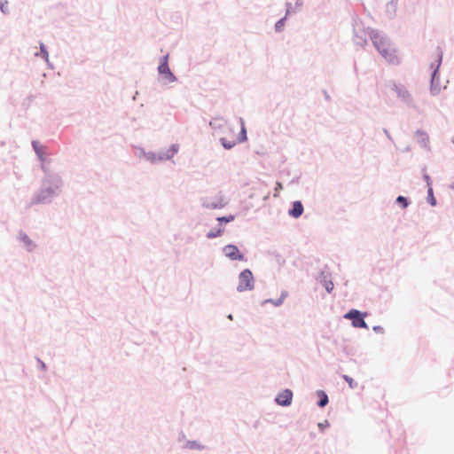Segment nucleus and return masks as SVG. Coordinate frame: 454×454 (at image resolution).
Listing matches in <instances>:
<instances>
[{"label":"nucleus","instance_id":"obj_25","mask_svg":"<svg viewBox=\"0 0 454 454\" xmlns=\"http://www.w3.org/2000/svg\"><path fill=\"white\" fill-rule=\"evenodd\" d=\"M395 204H397L399 207H401L403 209H405L409 207L411 204V200L409 198L404 197L403 195L397 196L395 199Z\"/></svg>","mask_w":454,"mask_h":454},{"label":"nucleus","instance_id":"obj_7","mask_svg":"<svg viewBox=\"0 0 454 454\" xmlns=\"http://www.w3.org/2000/svg\"><path fill=\"white\" fill-rule=\"evenodd\" d=\"M366 316L367 312L351 309L344 315V318L351 320L352 325L356 328L368 329V325L364 321Z\"/></svg>","mask_w":454,"mask_h":454},{"label":"nucleus","instance_id":"obj_8","mask_svg":"<svg viewBox=\"0 0 454 454\" xmlns=\"http://www.w3.org/2000/svg\"><path fill=\"white\" fill-rule=\"evenodd\" d=\"M364 28L363 25L356 20L353 23V42L356 45L364 47L367 44V35H369V30Z\"/></svg>","mask_w":454,"mask_h":454},{"label":"nucleus","instance_id":"obj_24","mask_svg":"<svg viewBox=\"0 0 454 454\" xmlns=\"http://www.w3.org/2000/svg\"><path fill=\"white\" fill-rule=\"evenodd\" d=\"M39 49H40L39 52H36L35 54V56L40 57V58L43 59L45 60V62H48L49 52H48L46 46L44 45V43L43 42L39 43Z\"/></svg>","mask_w":454,"mask_h":454},{"label":"nucleus","instance_id":"obj_37","mask_svg":"<svg viewBox=\"0 0 454 454\" xmlns=\"http://www.w3.org/2000/svg\"><path fill=\"white\" fill-rule=\"evenodd\" d=\"M423 179L427 182V187H432L431 177L427 174L423 175Z\"/></svg>","mask_w":454,"mask_h":454},{"label":"nucleus","instance_id":"obj_11","mask_svg":"<svg viewBox=\"0 0 454 454\" xmlns=\"http://www.w3.org/2000/svg\"><path fill=\"white\" fill-rule=\"evenodd\" d=\"M227 204L228 201L224 199V197L221 193H218L212 201L204 200L201 203V206L207 209H221L225 207Z\"/></svg>","mask_w":454,"mask_h":454},{"label":"nucleus","instance_id":"obj_22","mask_svg":"<svg viewBox=\"0 0 454 454\" xmlns=\"http://www.w3.org/2000/svg\"><path fill=\"white\" fill-rule=\"evenodd\" d=\"M138 151L143 153V157H145L148 161H150L152 164H157V153L154 152H145L144 148L137 147Z\"/></svg>","mask_w":454,"mask_h":454},{"label":"nucleus","instance_id":"obj_34","mask_svg":"<svg viewBox=\"0 0 454 454\" xmlns=\"http://www.w3.org/2000/svg\"><path fill=\"white\" fill-rule=\"evenodd\" d=\"M36 362H37V366L40 370H42L43 372L47 371L48 367H47L46 364L42 359H40L39 357H36Z\"/></svg>","mask_w":454,"mask_h":454},{"label":"nucleus","instance_id":"obj_31","mask_svg":"<svg viewBox=\"0 0 454 454\" xmlns=\"http://www.w3.org/2000/svg\"><path fill=\"white\" fill-rule=\"evenodd\" d=\"M342 379L348 384L349 387L351 389H356L358 387V384L356 381H355L351 377L348 375L343 374Z\"/></svg>","mask_w":454,"mask_h":454},{"label":"nucleus","instance_id":"obj_17","mask_svg":"<svg viewBox=\"0 0 454 454\" xmlns=\"http://www.w3.org/2000/svg\"><path fill=\"white\" fill-rule=\"evenodd\" d=\"M31 145L37 158L43 164V162L46 160V154L44 152L45 146L42 145L37 140H33Z\"/></svg>","mask_w":454,"mask_h":454},{"label":"nucleus","instance_id":"obj_16","mask_svg":"<svg viewBox=\"0 0 454 454\" xmlns=\"http://www.w3.org/2000/svg\"><path fill=\"white\" fill-rule=\"evenodd\" d=\"M415 136L418 139V143L426 150L430 151V145H429V136L428 134L422 130V129H417L415 131Z\"/></svg>","mask_w":454,"mask_h":454},{"label":"nucleus","instance_id":"obj_19","mask_svg":"<svg viewBox=\"0 0 454 454\" xmlns=\"http://www.w3.org/2000/svg\"><path fill=\"white\" fill-rule=\"evenodd\" d=\"M287 294H288L286 291H282L278 299H267L262 301V305L266 303H271L275 307H279L283 304L284 300L287 297Z\"/></svg>","mask_w":454,"mask_h":454},{"label":"nucleus","instance_id":"obj_13","mask_svg":"<svg viewBox=\"0 0 454 454\" xmlns=\"http://www.w3.org/2000/svg\"><path fill=\"white\" fill-rule=\"evenodd\" d=\"M293 401V392L289 388H286L280 393L278 394V395L275 398V402L278 405L287 407L291 405Z\"/></svg>","mask_w":454,"mask_h":454},{"label":"nucleus","instance_id":"obj_26","mask_svg":"<svg viewBox=\"0 0 454 454\" xmlns=\"http://www.w3.org/2000/svg\"><path fill=\"white\" fill-rule=\"evenodd\" d=\"M186 448L190 449V450H203L206 449V446L201 444L200 442L198 441H187L186 442Z\"/></svg>","mask_w":454,"mask_h":454},{"label":"nucleus","instance_id":"obj_42","mask_svg":"<svg viewBox=\"0 0 454 454\" xmlns=\"http://www.w3.org/2000/svg\"><path fill=\"white\" fill-rule=\"evenodd\" d=\"M225 216H226V219H227L228 223H231V222L235 220V215H225Z\"/></svg>","mask_w":454,"mask_h":454},{"label":"nucleus","instance_id":"obj_47","mask_svg":"<svg viewBox=\"0 0 454 454\" xmlns=\"http://www.w3.org/2000/svg\"><path fill=\"white\" fill-rule=\"evenodd\" d=\"M227 318H228V319H230V320H233V316H232V314H229V315L227 316Z\"/></svg>","mask_w":454,"mask_h":454},{"label":"nucleus","instance_id":"obj_14","mask_svg":"<svg viewBox=\"0 0 454 454\" xmlns=\"http://www.w3.org/2000/svg\"><path fill=\"white\" fill-rule=\"evenodd\" d=\"M304 212V207L301 200H295L292 203L291 207L288 209V215L297 219L299 218Z\"/></svg>","mask_w":454,"mask_h":454},{"label":"nucleus","instance_id":"obj_29","mask_svg":"<svg viewBox=\"0 0 454 454\" xmlns=\"http://www.w3.org/2000/svg\"><path fill=\"white\" fill-rule=\"evenodd\" d=\"M220 143L223 145V147L224 149H226V150H230V149L233 148L236 145V142L235 141L227 140L225 137H221L220 138Z\"/></svg>","mask_w":454,"mask_h":454},{"label":"nucleus","instance_id":"obj_23","mask_svg":"<svg viewBox=\"0 0 454 454\" xmlns=\"http://www.w3.org/2000/svg\"><path fill=\"white\" fill-rule=\"evenodd\" d=\"M178 150H179V145L177 144H173L169 146L168 149H167L166 151H164V155H165V158L168 160H171L175 154H176L178 153Z\"/></svg>","mask_w":454,"mask_h":454},{"label":"nucleus","instance_id":"obj_12","mask_svg":"<svg viewBox=\"0 0 454 454\" xmlns=\"http://www.w3.org/2000/svg\"><path fill=\"white\" fill-rule=\"evenodd\" d=\"M16 240L22 243L24 248L31 253L36 248V244L31 239V238L22 230L19 231L16 236Z\"/></svg>","mask_w":454,"mask_h":454},{"label":"nucleus","instance_id":"obj_4","mask_svg":"<svg viewBox=\"0 0 454 454\" xmlns=\"http://www.w3.org/2000/svg\"><path fill=\"white\" fill-rule=\"evenodd\" d=\"M442 62V52L440 51L437 56V59L435 63L431 64V68L433 69L430 78V93L433 96H436L441 91L440 87V76H439V69Z\"/></svg>","mask_w":454,"mask_h":454},{"label":"nucleus","instance_id":"obj_45","mask_svg":"<svg viewBox=\"0 0 454 454\" xmlns=\"http://www.w3.org/2000/svg\"><path fill=\"white\" fill-rule=\"evenodd\" d=\"M46 64H47V66H48V67H49V68H51V69H53V68H54L53 65L50 62V60H49V59H48V62H46Z\"/></svg>","mask_w":454,"mask_h":454},{"label":"nucleus","instance_id":"obj_51","mask_svg":"<svg viewBox=\"0 0 454 454\" xmlns=\"http://www.w3.org/2000/svg\"><path fill=\"white\" fill-rule=\"evenodd\" d=\"M278 188H282L280 183H278Z\"/></svg>","mask_w":454,"mask_h":454},{"label":"nucleus","instance_id":"obj_43","mask_svg":"<svg viewBox=\"0 0 454 454\" xmlns=\"http://www.w3.org/2000/svg\"><path fill=\"white\" fill-rule=\"evenodd\" d=\"M324 96H325V98L326 100H328V101H329V100L331 99V98H330V96H329V94L327 93V91H326V90H324Z\"/></svg>","mask_w":454,"mask_h":454},{"label":"nucleus","instance_id":"obj_48","mask_svg":"<svg viewBox=\"0 0 454 454\" xmlns=\"http://www.w3.org/2000/svg\"><path fill=\"white\" fill-rule=\"evenodd\" d=\"M137 94H138V92L137 91V92H136V95L133 97V100H136V98H137Z\"/></svg>","mask_w":454,"mask_h":454},{"label":"nucleus","instance_id":"obj_3","mask_svg":"<svg viewBox=\"0 0 454 454\" xmlns=\"http://www.w3.org/2000/svg\"><path fill=\"white\" fill-rule=\"evenodd\" d=\"M389 88L395 93L397 98H399L404 106L413 109L417 108L411 93L403 84L390 82Z\"/></svg>","mask_w":454,"mask_h":454},{"label":"nucleus","instance_id":"obj_10","mask_svg":"<svg viewBox=\"0 0 454 454\" xmlns=\"http://www.w3.org/2000/svg\"><path fill=\"white\" fill-rule=\"evenodd\" d=\"M223 254L231 261H247L244 254H242L239 247L233 244H228L222 249Z\"/></svg>","mask_w":454,"mask_h":454},{"label":"nucleus","instance_id":"obj_44","mask_svg":"<svg viewBox=\"0 0 454 454\" xmlns=\"http://www.w3.org/2000/svg\"><path fill=\"white\" fill-rule=\"evenodd\" d=\"M296 6H301L302 5V0H296V3H295Z\"/></svg>","mask_w":454,"mask_h":454},{"label":"nucleus","instance_id":"obj_38","mask_svg":"<svg viewBox=\"0 0 454 454\" xmlns=\"http://www.w3.org/2000/svg\"><path fill=\"white\" fill-rule=\"evenodd\" d=\"M157 160H158V163L161 162L163 160H167L163 152L157 153Z\"/></svg>","mask_w":454,"mask_h":454},{"label":"nucleus","instance_id":"obj_2","mask_svg":"<svg viewBox=\"0 0 454 454\" xmlns=\"http://www.w3.org/2000/svg\"><path fill=\"white\" fill-rule=\"evenodd\" d=\"M369 37L378 52L389 63L398 64L396 51L389 38L377 29L369 30Z\"/></svg>","mask_w":454,"mask_h":454},{"label":"nucleus","instance_id":"obj_1","mask_svg":"<svg viewBox=\"0 0 454 454\" xmlns=\"http://www.w3.org/2000/svg\"><path fill=\"white\" fill-rule=\"evenodd\" d=\"M41 169L43 172L41 185L33 194L30 200V206L50 205L56 198L61 195L64 189L65 183L59 173L51 170L44 164H42Z\"/></svg>","mask_w":454,"mask_h":454},{"label":"nucleus","instance_id":"obj_50","mask_svg":"<svg viewBox=\"0 0 454 454\" xmlns=\"http://www.w3.org/2000/svg\"><path fill=\"white\" fill-rule=\"evenodd\" d=\"M278 188H282L280 183H278Z\"/></svg>","mask_w":454,"mask_h":454},{"label":"nucleus","instance_id":"obj_6","mask_svg":"<svg viewBox=\"0 0 454 454\" xmlns=\"http://www.w3.org/2000/svg\"><path fill=\"white\" fill-rule=\"evenodd\" d=\"M157 70L159 74L161 76L163 83L175 82L177 81V77L169 68L168 54H166L165 56L160 58Z\"/></svg>","mask_w":454,"mask_h":454},{"label":"nucleus","instance_id":"obj_39","mask_svg":"<svg viewBox=\"0 0 454 454\" xmlns=\"http://www.w3.org/2000/svg\"><path fill=\"white\" fill-rule=\"evenodd\" d=\"M372 330L377 333H384V328L380 325H375L373 326Z\"/></svg>","mask_w":454,"mask_h":454},{"label":"nucleus","instance_id":"obj_18","mask_svg":"<svg viewBox=\"0 0 454 454\" xmlns=\"http://www.w3.org/2000/svg\"><path fill=\"white\" fill-rule=\"evenodd\" d=\"M224 231L225 228L223 226L217 224V227L212 228L210 231L207 232L206 237L208 239H214L223 236Z\"/></svg>","mask_w":454,"mask_h":454},{"label":"nucleus","instance_id":"obj_9","mask_svg":"<svg viewBox=\"0 0 454 454\" xmlns=\"http://www.w3.org/2000/svg\"><path fill=\"white\" fill-rule=\"evenodd\" d=\"M316 279L325 288L328 294L333 292L334 285L331 280V271L327 265H325V267L320 270Z\"/></svg>","mask_w":454,"mask_h":454},{"label":"nucleus","instance_id":"obj_21","mask_svg":"<svg viewBox=\"0 0 454 454\" xmlns=\"http://www.w3.org/2000/svg\"><path fill=\"white\" fill-rule=\"evenodd\" d=\"M317 395L318 397V400L317 403V406L320 408L325 407L329 403V398H328L327 394L324 390H317Z\"/></svg>","mask_w":454,"mask_h":454},{"label":"nucleus","instance_id":"obj_32","mask_svg":"<svg viewBox=\"0 0 454 454\" xmlns=\"http://www.w3.org/2000/svg\"><path fill=\"white\" fill-rule=\"evenodd\" d=\"M286 16L279 19L276 24H275V31L276 32H281L285 27V24H286Z\"/></svg>","mask_w":454,"mask_h":454},{"label":"nucleus","instance_id":"obj_20","mask_svg":"<svg viewBox=\"0 0 454 454\" xmlns=\"http://www.w3.org/2000/svg\"><path fill=\"white\" fill-rule=\"evenodd\" d=\"M225 123H226V121H224V119L223 117L216 116V117H214L209 121V126L213 129L217 130V129H222L224 127Z\"/></svg>","mask_w":454,"mask_h":454},{"label":"nucleus","instance_id":"obj_33","mask_svg":"<svg viewBox=\"0 0 454 454\" xmlns=\"http://www.w3.org/2000/svg\"><path fill=\"white\" fill-rule=\"evenodd\" d=\"M0 11L4 15H8L10 13L8 0H0Z\"/></svg>","mask_w":454,"mask_h":454},{"label":"nucleus","instance_id":"obj_36","mask_svg":"<svg viewBox=\"0 0 454 454\" xmlns=\"http://www.w3.org/2000/svg\"><path fill=\"white\" fill-rule=\"evenodd\" d=\"M318 428L321 432H323L326 427H330L328 420H325L323 423H318Z\"/></svg>","mask_w":454,"mask_h":454},{"label":"nucleus","instance_id":"obj_41","mask_svg":"<svg viewBox=\"0 0 454 454\" xmlns=\"http://www.w3.org/2000/svg\"><path fill=\"white\" fill-rule=\"evenodd\" d=\"M286 16L287 17V15H289L292 12V4L287 2L286 4Z\"/></svg>","mask_w":454,"mask_h":454},{"label":"nucleus","instance_id":"obj_49","mask_svg":"<svg viewBox=\"0 0 454 454\" xmlns=\"http://www.w3.org/2000/svg\"><path fill=\"white\" fill-rule=\"evenodd\" d=\"M138 157H142L143 156V153H141L140 151H138Z\"/></svg>","mask_w":454,"mask_h":454},{"label":"nucleus","instance_id":"obj_40","mask_svg":"<svg viewBox=\"0 0 454 454\" xmlns=\"http://www.w3.org/2000/svg\"><path fill=\"white\" fill-rule=\"evenodd\" d=\"M383 132L384 134L386 135L387 138L390 141V142H394V139L392 137V136L390 135L388 129H387L386 128L383 129Z\"/></svg>","mask_w":454,"mask_h":454},{"label":"nucleus","instance_id":"obj_30","mask_svg":"<svg viewBox=\"0 0 454 454\" xmlns=\"http://www.w3.org/2000/svg\"><path fill=\"white\" fill-rule=\"evenodd\" d=\"M35 99L33 94H29L26 98L23 99L21 106L24 109H28Z\"/></svg>","mask_w":454,"mask_h":454},{"label":"nucleus","instance_id":"obj_15","mask_svg":"<svg viewBox=\"0 0 454 454\" xmlns=\"http://www.w3.org/2000/svg\"><path fill=\"white\" fill-rule=\"evenodd\" d=\"M398 0H390L385 5V15L390 20L396 17Z\"/></svg>","mask_w":454,"mask_h":454},{"label":"nucleus","instance_id":"obj_35","mask_svg":"<svg viewBox=\"0 0 454 454\" xmlns=\"http://www.w3.org/2000/svg\"><path fill=\"white\" fill-rule=\"evenodd\" d=\"M216 221H217L218 225H221V226H223V227H224L225 224L229 223L227 219H226V216H224V215L223 216L216 217Z\"/></svg>","mask_w":454,"mask_h":454},{"label":"nucleus","instance_id":"obj_5","mask_svg":"<svg viewBox=\"0 0 454 454\" xmlns=\"http://www.w3.org/2000/svg\"><path fill=\"white\" fill-rule=\"evenodd\" d=\"M239 284L237 286V291L243 293L247 291H252L254 288V278L253 272L249 269L243 270L239 274Z\"/></svg>","mask_w":454,"mask_h":454},{"label":"nucleus","instance_id":"obj_46","mask_svg":"<svg viewBox=\"0 0 454 454\" xmlns=\"http://www.w3.org/2000/svg\"><path fill=\"white\" fill-rule=\"evenodd\" d=\"M410 151H411V146H409V145L407 147H405V149L403 150V152H406V153L410 152Z\"/></svg>","mask_w":454,"mask_h":454},{"label":"nucleus","instance_id":"obj_28","mask_svg":"<svg viewBox=\"0 0 454 454\" xmlns=\"http://www.w3.org/2000/svg\"><path fill=\"white\" fill-rule=\"evenodd\" d=\"M427 201L428 204H430L433 207L436 206V204H437V201H436V199H435V197L434 195V192H433V188L432 187H429L427 189Z\"/></svg>","mask_w":454,"mask_h":454},{"label":"nucleus","instance_id":"obj_52","mask_svg":"<svg viewBox=\"0 0 454 454\" xmlns=\"http://www.w3.org/2000/svg\"><path fill=\"white\" fill-rule=\"evenodd\" d=\"M450 188L454 190V184H451V185H450Z\"/></svg>","mask_w":454,"mask_h":454},{"label":"nucleus","instance_id":"obj_27","mask_svg":"<svg viewBox=\"0 0 454 454\" xmlns=\"http://www.w3.org/2000/svg\"><path fill=\"white\" fill-rule=\"evenodd\" d=\"M240 122H241V129H240V132L239 134V142H245L247 140V129H246V127L244 125V121H243V119L240 118Z\"/></svg>","mask_w":454,"mask_h":454}]
</instances>
